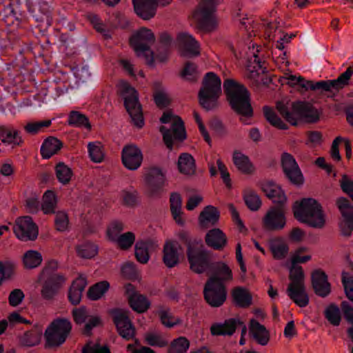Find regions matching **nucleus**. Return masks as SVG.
<instances>
[{"label":"nucleus","mask_w":353,"mask_h":353,"mask_svg":"<svg viewBox=\"0 0 353 353\" xmlns=\"http://www.w3.org/2000/svg\"><path fill=\"white\" fill-rule=\"evenodd\" d=\"M223 89L231 108L241 116V122L245 125L250 124L247 119L253 117L254 111L248 90L243 85L230 79L224 81Z\"/></svg>","instance_id":"1"},{"label":"nucleus","mask_w":353,"mask_h":353,"mask_svg":"<svg viewBox=\"0 0 353 353\" xmlns=\"http://www.w3.org/2000/svg\"><path fill=\"white\" fill-rule=\"evenodd\" d=\"M179 239L187 248L190 269L197 274L209 273L214 261L211 253L204 248L202 241L192 238L186 232L180 233Z\"/></svg>","instance_id":"2"},{"label":"nucleus","mask_w":353,"mask_h":353,"mask_svg":"<svg viewBox=\"0 0 353 353\" xmlns=\"http://www.w3.org/2000/svg\"><path fill=\"white\" fill-rule=\"evenodd\" d=\"M296 219L314 228H322L325 223L321 205L314 199L305 198L293 205Z\"/></svg>","instance_id":"3"},{"label":"nucleus","mask_w":353,"mask_h":353,"mask_svg":"<svg viewBox=\"0 0 353 353\" xmlns=\"http://www.w3.org/2000/svg\"><path fill=\"white\" fill-rule=\"evenodd\" d=\"M276 108L282 117L292 125H297L299 119L312 123L319 119L317 110L308 102H294L292 103L291 109L283 103L278 102Z\"/></svg>","instance_id":"4"},{"label":"nucleus","mask_w":353,"mask_h":353,"mask_svg":"<svg viewBox=\"0 0 353 353\" xmlns=\"http://www.w3.org/2000/svg\"><path fill=\"white\" fill-rule=\"evenodd\" d=\"M221 93V80L214 72H207L202 81V86L199 92L201 105L210 110L217 105V101Z\"/></svg>","instance_id":"5"},{"label":"nucleus","mask_w":353,"mask_h":353,"mask_svg":"<svg viewBox=\"0 0 353 353\" xmlns=\"http://www.w3.org/2000/svg\"><path fill=\"white\" fill-rule=\"evenodd\" d=\"M304 272L299 265L291 264L290 268V279L291 283L287 288V294L298 306L306 307L309 303V296L304 284Z\"/></svg>","instance_id":"6"},{"label":"nucleus","mask_w":353,"mask_h":353,"mask_svg":"<svg viewBox=\"0 0 353 353\" xmlns=\"http://www.w3.org/2000/svg\"><path fill=\"white\" fill-rule=\"evenodd\" d=\"M118 88L121 96L124 99V106L133 123L138 128H142L144 120L137 91L125 81L119 83Z\"/></svg>","instance_id":"7"},{"label":"nucleus","mask_w":353,"mask_h":353,"mask_svg":"<svg viewBox=\"0 0 353 353\" xmlns=\"http://www.w3.org/2000/svg\"><path fill=\"white\" fill-rule=\"evenodd\" d=\"M162 123H168L172 121L170 128L165 126L160 127V132L167 148L170 150L173 148V141H183L186 138V132L184 123L179 117L174 116L172 113L164 112L160 119Z\"/></svg>","instance_id":"8"},{"label":"nucleus","mask_w":353,"mask_h":353,"mask_svg":"<svg viewBox=\"0 0 353 353\" xmlns=\"http://www.w3.org/2000/svg\"><path fill=\"white\" fill-rule=\"evenodd\" d=\"M155 37L153 32L148 28H142L132 36L130 42L139 57H145L149 65L154 63V52L150 46L154 43Z\"/></svg>","instance_id":"9"},{"label":"nucleus","mask_w":353,"mask_h":353,"mask_svg":"<svg viewBox=\"0 0 353 353\" xmlns=\"http://www.w3.org/2000/svg\"><path fill=\"white\" fill-rule=\"evenodd\" d=\"M219 0H203L200 2L193 12V17L199 28L205 31H210L215 27L214 13Z\"/></svg>","instance_id":"10"},{"label":"nucleus","mask_w":353,"mask_h":353,"mask_svg":"<svg viewBox=\"0 0 353 353\" xmlns=\"http://www.w3.org/2000/svg\"><path fill=\"white\" fill-rule=\"evenodd\" d=\"M45 349L60 347L66 340V319L57 318L53 320L44 332Z\"/></svg>","instance_id":"11"},{"label":"nucleus","mask_w":353,"mask_h":353,"mask_svg":"<svg viewBox=\"0 0 353 353\" xmlns=\"http://www.w3.org/2000/svg\"><path fill=\"white\" fill-rule=\"evenodd\" d=\"M108 314L114 324L119 334L124 339L129 341L135 335V327L130 320L127 311L121 308H112Z\"/></svg>","instance_id":"12"},{"label":"nucleus","mask_w":353,"mask_h":353,"mask_svg":"<svg viewBox=\"0 0 353 353\" xmlns=\"http://www.w3.org/2000/svg\"><path fill=\"white\" fill-rule=\"evenodd\" d=\"M203 294L205 300L210 306L220 307L226 300L225 285L219 283L215 278H209L205 284Z\"/></svg>","instance_id":"13"},{"label":"nucleus","mask_w":353,"mask_h":353,"mask_svg":"<svg viewBox=\"0 0 353 353\" xmlns=\"http://www.w3.org/2000/svg\"><path fill=\"white\" fill-rule=\"evenodd\" d=\"M13 231L18 239L26 241L35 240L39 234L38 227L30 216L18 217Z\"/></svg>","instance_id":"14"},{"label":"nucleus","mask_w":353,"mask_h":353,"mask_svg":"<svg viewBox=\"0 0 353 353\" xmlns=\"http://www.w3.org/2000/svg\"><path fill=\"white\" fill-rule=\"evenodd\" d=\"M29 10L32 13L35 27L41 32H45L52 23L50 6L48 2L39 1L34 5H29Z\"/></svg>","instance_id":"15"},{"label":"nucleus","mask_w":353,"mask_h":353,"mask_svg":"<svg viewBox=\"0 0 353 353\" xmlns=\"http://www.w3.org/2000/svg\"><path fill=\"white\" fill-rule=\"evenodd\" d=\"M263 227L271 231H278L286 225L285 212L282 206L271 207L262 220Z\"/></svg>","instance_id":"16"},{"label":"nucleus","mask_w":353,"mask_h":353,"mask_svg":"<svg viewBox=\"0 0 353 353\" xmlns=\"http://www.w3.org/2000/svg\"><path fill=\"white\" fill-rule=\"evenodd\" d=\"M337 205L342 215L339 221L341 234L349 236L353 230V206L345 198L339 199Z\"/></svg>","instance_id":"17"},{"label":"nucleus","mask_w":353,"mask_h":353,"mask_svg":"<svg viewBox=\"0 0 353 353\" xmlns=\"http://www.w3.org/2000/svg\"><path fill=\"white\" fill-rule=\"evenodd\" d=\"M145 183L150 196L159 195L165 185L164 172L159 167H152L145 175Z\"/></svg>","instance_id":"18"},{"label":"nucleus","mask_w":353,"mask_h":353,"mask_svg":"<svg viewBox=\"0 0 353 353\" xmlns=\"http://www.w3.org/2000/svg\"><path fill=\"white\" fill-rule=\"evenodd\" d=\"M281 165L285 176L291 183L299 185L303 182L301 171L294 157L288 152H283L281 155Z\"/></svg>","instance_id":"19"},{"label":"nucleus","mask_w":353,"mask_h":353,"mask_svg":"<svg viewBox=\"0 0 353 353\" xmlns=\"http://www.w3.org/2000/svg\"><path fill=\"white\" fill-rule=\"evenodd\" d=\"M172 0H132L134 12L144 20H149L156 14L158 3L168 4Z\"/></svg>","instance_id":"20"},{"label":"nucleus","mask_w":353,"mask_h":353,"mask_svg":"<svg viewBox=\"0 0 353 353\" xmlns=\"http://www.w3.org/2000/svg\"><path fill=\"white\" fill-rule=\"evenodd\" d=\"M238 326H242L241 336L247 332L246 326L239 319H229L224 323H214L210 327V332L213 336H231L232 335Z\"/></svg>","instance_id":"21"},{"label":"nucleus","mask_w":353,"mask_h":353,"mask_svg":"<svg viewBox=\"0 0 353 353\" xmlns=\"http://www.w3.org/2000/svg\"><path fill=\"white\" fill-rule=\"evenodd\" d=\"M350 79L343 72L336 79L322 80L316 82L314 88H319V90L321 92H327V97L330 98H334L339 90L349 84Z\"/></svg>","instance_id":"22"},{"label":"nucleus","mask_w":353,"mask_h":353,"mask_svg":"<svg viewBox=\"0 0 353 353\" xmlns=\"http://www.w3.org/2000/svg\"><path fill=\"white\" fill-rule=\"evenodd\" d=\"M177 41L183 57L192 58L200 54V44L192 34L181 32Z\"/></svg>","instance_id":"23"},{"label":"nucleus","mask_w":353,"mask_h":353,"mask_svg":"<svg viewBox=\"0 0 353 353\" xmlns=\"http://www.w3.org/2000/svg\"><path fill=\"white\" fill-rule=\"evenodd\" d=\"M121 159L125 168L135 170L141 165L143 154L141 150L136 145H128L122 150Z\"/></svg>","instance_id":"24"},{"label":"nucleus","mask_w":353,"mask_h":353,"mask_svg":"<svg viewBox=\"0 0 353 353\" xmlns=\"http://www.w3.org/2000/svg\"><path fill=\"white\" fill-rule=\"evenodd\" d=\"M41 294L46 300L52 299L57 294L65 282V276L62 274H52L45 276Z\"/></svg>","instance_id":"25"},{"label":"nucleus","mask_w":353,"mask_h":353,"mask_svg":"<svg viewBox=\"0 0 353 353\" xmlns=\"http://www.w3.org/2000/svg\"><path fill=\"white\" fill-rule=\"evenodd\" d=\"M72 77H68V89H77L81 83L85 82L90 76L88 65L83 63H77L74 61V64L70 66Z\"/></svg>","instance_id":"26"},{"label":"nucleus","mask_w":353,"mask_h":353,"mask_svg":"<svg viewBox=\"0 0 353 353\" xmlns=\"http://www.w3.org/2000/svg\"><path fill=\"white\" fill-rule=\"evenodd\" d=\"M154 314L158 316L161 323L167 328L171 329L182 323L181 319L174 316L170 307L165 305L158 304L155 305Z\"/></svg>","instance_id":"27"},{"label":"nucleus","mask_w":353,"mask_h":353,"mask_svg":"<svg viewBox=\"0 0 353 353\" xmlns=\"http://www.w3.org/2000/svg\"><path fill=\"white\" fill-rule=\"evenodd\" d=\"M312 285L315 293L321 297H326L330 293V284L327 274L321 270H316L312 274Z\"/></svg>","instance_id":"28"},{"label":"nucleus","mask_w":353,"mask_h":353,"mask_svg":"<svg viewBox=\"0 0 353 353\" xmlns=\"http://www.w3.org/2000/svg\"><path fill=\"white\" fill-rule=\"evenodd\" d=\"M87 279L83 274H79L72 283L68 290V300L72 304L79 303L82 293L87 285Z\"/></svg>","instance_id":"29"},{"label":"nucleus","mask_w":353,"mask_h":353,"mask_svg":"<svg viewBox=\"0 0 353 353\" xmlns=\"http://www.w3.org/2000/svg\"><path fill=\"white\" fill-rule=\"evenodd\" d=\"M157 246L152 239L138 241L134 246V254L137 261L143 264L146 263L150 259V252L154 250Z\"/></svg>","instance_id":"30"},{"label":"nucleus","mask_w":353,"mask_h":353,"mask_svg":"<svg viewBox=\"0 0 353 353\" xmlns=\"http://www.w3.org/2000/svg\"><path fill=\"white\" fill-rule=\"evenodd\" d=\"M262 190L267 197L273 203L279 204V206H282L286 201L287 198L283 190L273 182L268 181L264 183Z\"/></svg>","instance_id":"31"},{"label":"nucleus","mask_w":353,"mask_h":353,"mask_svg":"<svg viewBox=\"0 0 353 353\" xmlns=\"http://www.w3.org/2000/svg\"><path fill=\"white\" fill-rule=\"evenodd\" d=\"M63 147V143L57 138L50 136L47 137L43 142L40 153L43 159H48Z\"/></svg>","instance_id":"32"},{"label":"nucleus","mask_w":353,"mask_h":353,"mask_svg":"<svg viewBox=\"0 0 353 353\" xmlns=\"http://www.w3.org/2000/svg\"><path fill=\"white\" fill-rule=\"evenodd\" d=\"M209 273L212 274L210 278H215L221 283L225 284V282L232 281L233 279L230 268L222 261H214Z\"/></svg>","instance_id":"33"},{"label":"nucleus","mask_w":353,"mask_h":353,"mask_svg":"<svg viewBox=\"0 0 353 353\" xmlns=\"http://www.w3.org/2000/svg\"><path fill=\"white\" fill-rule=\"evenodd\" d=\"M232 161L237 169L243 174H251L255 168L250 158L239 150H234L232 154Z\"/></svg>","instance_id":"34"},{"label":"nucleus","mask_w":353,"mask_h":353,"mask_svg":"<svg viewBox=\"0 0 353 353\" xmlns=\"http://www.w3.org/2000/svg\"><path fill=\"white\" fill-rule=\"evenodd\" d=\"M207 245L214 250H222L227 243L225 234L219 228H214L208 231L205 236Z\"/></svg>","instance_id":"35"},{"label":"nucleus","mask_w":353,"mask_h":353,"mask_svg":"<svg viewBox=\"0 0 353 353\" xmlns=\"http://www.w3.org/2000/svg\"><path fill=\"white\" fill-rule=\"evenodd\" d=\"M163 262L168 268H173L179 262L178 247L172 242H167L163 248Z\"/></svg>","instance_id":"36"},{"label":"nucleus","mask_w":353,"mask_h":353,"mask_svg":"<svg viewBox=\"0 0 353 353\" xmlns=\"http://www.w3.org/2000/svg\"><path fill=\"white\" fill-rule=\"evenodd\" d=\"M170 211L172 216L175 222L179 225H183L185 223L181 216L182 214V199L181 195L177 192H172L170 197Z\"/></svg>","instance_id":"37"},{"label":"nucleus","mask_w":353,"mask_h":353,"mask_svg":"<svg viewBox=\"0 0 353 353\" xmlns=\"http://www.w3.org/2000/svg\"><path fill=\"white\" fill-rule=\"evenodd\" d=\"M57 205V197L53 190H46L42 196V203L41 209L45 214H51L55 213V209Z\"/></svg>","instance_id":"38"},{"label":"nucleus","mask_w":353,"mask_h":353,"mask_svg":"<svg viewBox=\"0 0 353 353\" xmlns=\"http://www.w3.org/2000/svg\"><path fill=\"white\" fill-rule=\"evenodd\" d=\"M269 248L274 258L277 260L285 259L289 252L288 245L281 239H271Z\"/></svg>","instance_id":"39"},{"label":"nucleus","mask_w":353,"mask_h":353,"mask_svg":"<svg viewBox=\"0 0 353 353\" xmlns=\"http://www.w3.org/2000/svg\"><path fill=\"white\" fill-rule=\"evenodd\" d=\"M250 332L253 338L261 345H265L269 341V334L266 328L258 321H251Z\"/></svg>","instance_id":"40"},{"label":"nucleus","mask_w":353,"mask_h":353,"mask_svg":"<svg viewBox=\"0 0 353 353\" xmlns=\"http://www.w3.org/2000/svg\"><path fill=\"white\" fill-rule=\"evenodd\" d=\"M109 288L110 283L107 281L97 282L89 288L87 296L92 301L99 300L108 291Z\"/></svg>","instance_id":"41"},{"label":"nucleus","mask_w":353,"mask_h":353,"mask_svg":"<svg viewBox=\"0 0 353 353\" xmlns=\"http://www.w3.org/2000/svg\"><path fill=\"white\" fill-rule=\"evenodd\" d=\"M177 167L181 173L192 174L195 170L194 159L190 154L182 153L179 157Z\"/></svg>","instance_id":"42"},{"label":"nucleus","mask_w":353,"mask_h":353,"mask_svg":"<svg viewBox=\"0 0 353 353\" xmlns=\"http://www.w3.org/2000/svg\"><path fill=\"white\" fill-rule=\"evenodd\" d=\"M0 139L5 143H14L20 145L23 143L21 137L19 136V131L11 130L6 126H0Z\"/></svg>","instance_id":"43"},{"label":"nucleus","mask_w":353,"mask_h":353,"mask_svg":"<svg viewBox=\"0 0 353 353\" xmlns=\"http://www.w3.org/2000/svg\"><path fill=\"white\" fill-rule=\"evenodd\" d=\"M232 297L235 303L241 307H247L252 304V295L243 288L237 287L232 291Z\"/></svg>","instance_id":"44"},{"label":"nucleus","mask_w":353,"mask_h":353,"mask_svg":"<svg viewBox=\"0 0 353 353\" xmlns=\"http://www.w3.org/2000/svg\"><path fill=\"white\" fill-rule=\"evenodd\" d=\"M68 124L79 128H84L88 130H90L92 128L88 117L76 110H72L70 112Z\"/></svg>","instance_id":"45"},{"label":"nucleus","mask_w":353,"mask_h":353,"mask_svg":"<svg viewBox=\"0 0 353 353\" xmlns=\"http://www.w3.org/2000/svg\"><path fill=\"white\" fill-rule=\"evenodd\" d=\"M130 307L137 313H144L150 307V301L143 294L134 295L128 301Z\"/></svg>","instance_id":"46"},{"label":"nucleus","mask_w":353,"mask_h":353,"mask_svg":"<svg viewBox=\"0 0 353 353\" xmlns=\"http://www.w3.org/2000/svg\"><path fill=\"white\" fill-rule=\"evenodd\" d=\"M23 264L26 269H33L41 264V254L36 250H28L23 256Z\"/></svg>","instance_id":"47"},{"label":"nucleus","mask_w":353,"mask_h":353,"mask_svg":"<svg viewBox=\"0 0 353 353\" xmlns=\"http://www.w3.org/2000/svg\"><path fill=\"white\" fill-rule=\"evenodd\" d=\"M324 316L328 322L334 326H339L342 319L340 308L333 303L325 308Z\"/></svg>","instance_id":"48"},{"label":"nucleus","mask_w":353,"mask_h":353,"mask_svg":"<svg viewBox=\"0 0 353 353\" xmlns=\"http://www.w3.org/2000/svg\"><path fill=\"white\" fill-rule=\"evenodd\" d=\"M219 219V212L217 209L212 205H208L204 208L199 216V221L202 225L211 223L215 224Z\"/></svg>","instance_id":"49"},{"label":"nucleus","mask_w":353,"mask_h":353,"mask_svg":"<svg viewBox=\"0 0 353 353\" xmlns=\"http://www.w3.org/2000/svg\"><path fill=\"white\" fill-rule=\"evenodd\" d=\"M243 200L246 206L252 211H257L262 204L261 200L257 193L250 189L244 190Z\"/></svg>","instance_id":"50"},{"label":"nucleus","mask_w":353,"mask_h":353,"mask_svg":"<svg viewBox=\"0 0 353 353\" xmlns=\"http://www.w3.org/2000/svg\"><path fill=\"white\" fill-rule=\"evenodd\" d=\"M288 84L292 87L299 86L305 91L308 90L313 91L319 90V88H314L316 83L312 81H307L301 76L296 77V75L290 74L288 77Z\"/></svg>","instance_id":"51"},{"label":"nucleus","mask_w":353,"mask_h":353,"mask_svg":"<svg viewBox=\"0 0 353 353\" xmlns=\"http://www.w3.org/2000/svg\"><path fill=\"white\" fill-rule=\"evenodd\" d=\"M17 265L12 261H0V287L5 280L11 279L15 274Z\"/></svg>","instance_id":"52"},{"label":"nucleus","mask_w":353,"mask_h":353,"mask_svg":"<svg viewBox=\"0 0 353 353\" xmlns=\"http://www.w3.org/2000/svg\"><path fill=\"white\" fill-rule=\"evenodd\" d=\"M76 251L79 256L84 259H91L97 254L98 246L90 241H86L78 245Z\"/></svg>","instance_id":"53"},{"label":"nucleus","mask_w":353,"mask_h":353,"mask_svg":"<svg viewBox=\"0 0 353 353\" xmlns=\"http://www.w3.org/2000/svg\"><path fill=\"white\" fill-rule=\"evenodd\" d=\"M263 114L266 120L274 127L281 130L288 129V125L281 120L271 108L265 106L263 108Z\"/></svg>","instance_id":"54"},{"label":"nucleus","mask_w":353,"mask_h":353,"mask_svg":"<svg viewBox=\"0 0 353 353\" xmlns=\"http://www.w3.org/2000/svg\"><path fill=\"white\" fill-rule=\"evenodd\" d=\"M122 203L124 205L133 208L139 202L138 192L132 188L130 190H123L121 193Z\"/></svg>","instance_id":"55"},{"label":"nucleus","mask_w":353,"mask_h":353,"mask_svg":"<svg viewBox=\"0 0 353 353\" xmlns=\"http://www.w3.org/2000/svg\"><path fill=\"white\" fill-rule=\"evenodd\" d=\"M135 241V235L132 232H127L121 234L113 242L117 243L120 249L123 250H129Z\"/></svg>","instance_id":"56"},{"label":"nucleus","mask_w":353,"mask_h":353,"mask_svg":"<svg viewBox=\"0 0 353 353\" xmlns=\"http://www.w3.org/2000/svg\"><path fill=\"white\" fill-rule=\"evenodd\" d=\"M190 347L189 341L183 336L174 339L169 347L170 353H185Z\"/></svg>","instance_id":"57"},{"label":"nucleus","mask_w":353,"mask_h":353,"mask_svg":"<svg viewBox=\"0 0 353 353\" xmlns=\"http://www.w3.org/2000/svg\"><path fill=\"white\" fill-rule=\"evenodd\" d=\"M52 124L50 119L28 122L25 126L24 130L26 132L30 134H36L39 132L41 131L44 128H49Z\"/></svg>","instance_id":"58"},{"label":"nucleus","mask_w":353,"mask_h":353,"mask_svg":"<svg viewBox=\"0 0 353 353\" xmlns=\"http://www.w3.org/2000/svg\"><path fill=\"white\" fill-rule=\"evenodd\" d=\"M109 20L113 27L125 28L128 26V21L119 11L112 10L109 12Z\"/></svg>","instance_id":"59"},{"label":"nucleus","mask_w":353,"mask_h":353,"mask_svg":"<svg viewBox=\"0 0 353 353\" xmlns=\"http://www.w3.org/2000/svg\"><path fill=\"white\" fill-rule=\"evenodd\" d=\"M123 230V223L118 220H113L108 226L107 235L110 241H114L121 235L120 233Z\"/></svg>","instance_id":"60"},{"label":"nucleus","mask_w":353,"mask_h":353,"mask_svg":"<svg viewBox=\"0 0 353 353\" xmlns=\"http://www.w3.org/2000/svg\"><path fill=\"white\" fill-rule=\"evenodd\" d=\"M40 334L36 330L26 331L21 338V343L24 346L32 347L39 344Z\"/></svg>","instance_id":"61"},{"label":"nucleus","mask_w":353,"mask_h":353,"mask_svg":"<svg viewBox=\"0 0 353 353\" xmlns=\"http://www.w3.org/2000/svg\"><path fill=\"white\" fill-rule=\"evenodd\" d=\"M88 151L91 160L95 163H100L103 159L99 143H89L88 145Z\"/></svg>","instance_id":"62"},{"label":"nucleus","mask_w":353,"mask_h":353,"mask_svg":"<svg viewBox=\"0 0 353 353\" xmlns=\"http://www.w3.org/2000/svg\"><path fill=\"white\" fill-rule=\"evenodd\" d=\"M181 76L190 81H196V65L190 61L185 63L183 70L181 71Z\"/></svg>","instance_id":"63"},{"label":"nucleus","mask_w":353,"mask_h":353,"mask_svg":"<svg viewBox=\"0 0 353 353\" xmlns=\"http://www.w3.org/2000/svg\"><path fill=\"white\" fill-rule=\"evenodd\" d=\"M342 283L347 299L353 301V276L343 272L342 274Z\"/></svg>","instance_id":"64"}]
</instances>
